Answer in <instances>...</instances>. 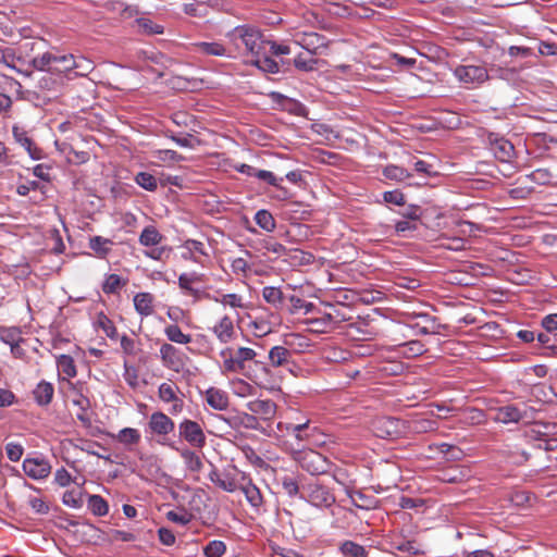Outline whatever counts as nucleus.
<instances>
[{
  "label": "nucleus",
  "mask_w": 557,
  "mask_h": 557,
  "mask_svg": "<svg viewBox=\"0 0 557 557\" xmlns=\"http://www.w3.org/2000/svg\"><path fill=\"white\" fill-rule=\"evenodd\" d=\"M226 38L234 46L235 50L239 52L242 47H244L245 52L252 58L257 54L261 55L262 50L265 49L267 38L258 27L250 24L234 27L226 33Z\"/></svg>",
  "instance_id": "1"
},
{
  "label": "nucleus",
  "mask_w": 557,
  "mask_h": 557,
  "mask_svg": "<svg viewBox=\"0 0 557 557\" xmlns=\"http://www.w3.org/2000/svg\"><path fill=\"white\" fill-rule=\"evenodd\" d=\"M220 356L223 359L222 371L224 373H240L244 371L246 362L253 360L257 352L249 347H239L236 350L225 347L220 351Z\"/></svg>",
  "instance_id": "2"
},
{
  "label": "nucleus",
  "mask_w": 557,
  "mask_h": 557,
  "mask_svg": "<svg viewBox=\"0 0 557 557\" xmlns=\"http://www.w3.org/2000/svg\"><path fill=\"white\" fill-rule=\"evenodd\" d=\"M294 460L298 462L301 469L312 475L324 474L332 466L325 456L313 449L295 451Z\"/></svg>",
  "instance_id": "3"
},
{
  "label": "nucleus",
  "mask_w": 557,
  "mask_h": 557,
  "mask_svg": "<svg viewBox=\"0 0 557 557\" xmlns=\"http://www.w3.org/2000/svg\"><path fill=\"white\" fill-rule=\"evenodd\" d=\"M298 343V346L301 349L308 348L310 345L308 341L300 335L297 334H290L288 335L284 344L285 346H274L269 351V360L272 367H287L293 363L292 358L293 354L288 349V347H294L296 345V342Z\"/></svg>",
  "instance_id": "4"
},
{
  "label": "nucleus",
  "mask_w": 557,
  "mask_h": 557,
  "mask_svg": "<svg viewBox=\"0 0 557 557\" xmlns=\"http://www.w3.org/2000/svg\"><path fill=\"white\" fill-rule=\"evenodd\" d=\"M454 75L467 87H476L488 79V72L483 65H459L454 70Z\"/></svg>",
  "instance_id": "5"
},
{
  "label": "nucleus",
  "mask_w": 557,
  "mask_h": 557,
  "mask_svg": "<svg viewBox=\"0 0 557 557\" xmlns=\"http://www.w3.org/2000/svg\"><path fill=\"white\" fill-rule=\"evenodd\" d=\"M178 434L193 447L202 448L206 445V434L201 425L194 420L184 419L178 424Z\"/></svg>",
  "instance_id": "6"
},
{
  "label": "nucleus",
  "mask_w": 557,
  "mask_h": 557,
  "mask_svg": "<svg viewBox=\"0 0 557 557\" xmlns=\"http://www.w3.org/2000/svg\"><path fill=\"white\" fill-rule=\"evenodd\" d=\"M305 492L307 500L319 508H329L336 500L330 488L318 483L308 484V486L305 487Z\"/></svg>",
  "instance_id": "7"
},
{
  "label": "nucleus",
  "mask_w": 557,
  "mask_h": 557,
  "mask_svg": "<svg viewBox=\"0 0 557 557\" xmlns=\"http://www.w3.org/2000/svg\"><path fill=\"white\" fill-rule=\"evenodd\" d=\"M22 467L25 474L33 480H44L51 472V465L44 457L25 458Z\"/></svg>",
  "instance_id": "8"
},
{
  "label": "nucleus",
  "mask_w": 557,
  "mask_h": 557,
  "mask_svg": "<svg viewBox=\"0 0 557 557\" xmlns=\"http://www.w3.org/2000/svg\"><path fill=\"white\" fill-rule=\"evenodd\" d=\"M148 428L153 435L166 436L173 432L175 424L165 413L156 411L149 417Z\"/></svg>",
  "instance_id": "9"
},
{
  "label": "nucleus",
  "mask_w": 557,
  "mask_h": 557,
  "mask_svg": "<svg viewBox=\"0 0 557 557\" xmlns=\"http://www.w3.org/2000/svg\"><path fill=\"white\" fill-rule=\"evenodd\" d=\"M160 358L163 366L173 371L178 372L184 367V355L171 344L161 345Z\"/></svg>",
  "instance_id": "10"
},
{
  "label": "nucleus",
  "mask_w": 557,
  "mask_h": 557,
  "mask_svg": "<svg viewBox=\"0 0 557 557\" xmlns=\"http://www.w3.org/2000/svg\"><path fill=\"white\" fill-rule=\"evenodd\" d=\"M247 409L263 421L272 420L276 414V404L271 399H253L246 404Z\"/></svg>",
  "instance_id": "11"
},
{
  "label": "nucleus",
  "mask_w": 557,
  "mask_h": 557,
  "mask_svg": "<svg viewBox=\"0 0 557 557\" xmlns=\"http://www.w3.org/2000/svg\"><path fill=\"white\" fill-rule=\"evenodd\" d=\"M12 134L17 144H20L33 160L42 158V151L36 146L33 139L28 136L27 131L18 125H13Z\"/></svg>",
  "instance_id": "12"
},
{
  "label": "nucleus",
  "mask_w": 557,
  "mask_h": 557,
  "mask_svg": "<svg viewBox=\"0 0 557 557\" xmlns=\"http://www.w3.org/2000/svg\"><path fill=\"white\" fill-rule=\"evenodd\" d=\"M210 331L221 344H228L236 336L234 322L228 315H223Z\"/></svg>",
  "instance_id": "13"
},
{
  "label": "nucleus",
  "mask_w": 557,
  "mask_h": 557,
  "mask_svg": "<svg viewBox=\"0 0 557 557\" xmlns=\"http://www.w3.org/2000/svg\"><path fill=\"white\" fill-rule=\"evenodd\" d=\"M527 417V410H521L515 405H507L495 410L494 421L508 424L518 423Z\"/></svg>",
  "instance_id": "14"
},
{
  "label": "nucleus",
  "mask_w": 557,
  "mask_h": 557,
  "mask_svg": "<svg viewBox=\"0 0 557 557\" xmlns=\"http://www.w3.org/2000/svg\"><path fill=\"white\" fill-rule=\"evenodd\" d=\"M203 398L209 407L218 411H224L230 405V398L225 391L218 387H209Z\"/></svg>",
  "instance_id": "15"
},
{
  "label": "nucleus",
  "mask_w": 557,
  "mask_h": 557,
  "mask_svg": "<svg viewBox=\"0 0 557 557\" xmlns=\"http://www.w3.org/2000/svg\"><path fill=\"white\" fill-rule=\"evenodd\" d=\"M299 45L311 55L321 53V50L327 47L325 37L318 33L304 34L299 40Z\"/></svg>",
  "instance_id": "16"
},
{
  "label": "nucleus",
  "mask_w": 557,
  "mask_h": 557,
  "mask_svg": "<svg viewBox=\"0 0 557 557\" xmlns=\"http://www.w3.org/2000/svg\"><path fill=\"white\" fill-rule=\"evenodd\" d=\"M491 149L502 162H508L515 154L513 145L503 137L491 138Z\"/></svg>",
  "instance_id": "17"
},
{
  "label": "nucleus",
  "mask_w": 557,
  "mask_h": 557,
  "mask_svg": "<svg viewBox=\"0 0 557 557\" xmlns=\"http://www.w3.org/2000/svg\"><path fill=\"white\" fill-rule=\"evenodd\" d=\"M209 480L221 490L233 493L238 490V485L234 478L228 473H222L216 468H212L209 473Z\"/></svg>",
  "instance_id": "18"
},
{
  "label": "nucleus",
  "mask_w": 557,
  "mask_h": 557,
  "mask_svg": "<svg viewBox=\"0 0 557 557\" xmlns=\"http://www.w3.org/2000/svg\"><path fill=\"white\" fill-rule=\"evenodd\" d=\"M226 421L233 428L243 426L248 430L257 431L261 429L259 419L256 416H253V413L237 412L235 416L228 418Z\"/></svg>",
  "instance_id": "19"
},
{
  "label": "nucleus",
  "mask_w": 557,
  "mask_h": 557,
  "mask_svg": "<svg viewBox=\"0 0 557 557\" xmlns=\"http://www.w3.org/2000/svg\"><path fill=\"white\" fill-rule=\"evenodd\" d=\"M277 429L281 431H286L287 435L293 436L298 443H302L307 441L310 437V428H309V421H306L304 423H289L284 425L283 423L277 424Z\"/></svg>",
  "instance_id": "20"
},
{
  "label": "nucleus",
  "mask_w": 557,
  "mask_h": 557,
  "mask_svg": "<svg viewBox=\"0 0 557 557\" xmlns=\"http://www.w3.org/2000/svg\"><path fill=\"white\" fill-rule=\"evenodd\" d=\"M111 437L124 445L128 450H132L133 446H136L141 440L139 431L134 428H124L116 434H112Z\"/></svg>",
  "instance_id": "21"
},
{
  "label": "nucleus",
  "mask_w": 557,
  "mask_h": 557,
  "mask_svg": "<svg viewBox=\"0 0 557 557\" xmlns=\"http://www.w3.org/2000/svg\"><path fill=\"white\" fill-rule=\"evenodd\" d=\"M195 49L198 53L206 55H214V57H233V54L221 44L218 41L207 42L201 41L195 44Z\"/></svg>",
  "instance_id": "22"
},
{
  "label": "nucleus",
  "mask_w": 557,
  "mask_h": 557,
  "mask_svg": "<svg viewBox=\"0 0 557 557\" xmlns=\"http://www.w3.org/2000/svg\"><path fill=\"white\" fill-rule=\"evenodd\" d=\"M54 388L49 382L41 381L33 391L34 399L39 406H47L53 398Z\"/></svg>",
  "instance_id": "23"
},
{
  "label": "nucleus",
  "mask_w": 557,
  "mask_h": 557,
  "mask_svg": "<svg viewBox=\"0 0 557 557\" xmlns=\"http://www.w3.org/2000/svg\"><path fill=\"white\" fill-rule=\"evenodd\" d=\"M251 64L265 73L275 74L280 72V65L272 58L267 55L265 49L262 50L261 55H256L251 60Z\"/></svg>",
  "instance_id": "24"
},
{
  "label": "nucleus",
  "mask_w": 557,
  "mask_h": 557,
  "mask_svg": "<svg viewBox=\"0 0 557 557\" xmlns=\"http://www.w3.org/2000/svg\"><path fill=\"white\" fill-rule=\"evenodd\" d=\"M153 296L150 293H138L134 296V306L136 311L144 317L152 314Z\"/></svg>",
  "instance_id": "25"
},
{
  "label": "nucleus",
  "mask_w": 557,
  "mask_h": 557,
  "mask_svg": "<svg viewBox=\"0 0 557 557\" xmlns=\"http://www.w3.org/2000/svg\"><path fill=\"white\" fill-rule=\"evenodd\" d=\"M162 239L163 235L153 225L146 226L139 235V243L145 247L158 246Z\"/></svg>",
  "instance_id": "26"
},
{
  "label": "nucleus",
  "mask_w": 557,
  "mask_h": 557,
  "mask_svg": "<svg viewBox=\"0 0 557 557\" xmlns=\"http://www.w3.org/2000/svg\"><path fill=\"white\" fill-rule=\"evenodd\" d=\"M244 494L250 506L259 508L263 504V497L260 490L251 482L248 481L246 484L238 487Z\"/></svg>",
  "instance_id": "27"
},
{
  "label": "nucleus",
  "mask_w": 557,
  "mask_h": 557,
  "mask_svg": "<svg viewBox=\"0 0 557 557\" xmlns=\"http://www.w3.org/2000/svg\"><path fill=\"white\" fill-rule=\"evenodd\" d=\"M76 59L72 54H55L53 73H67L75 69Z\"/></svg>",
  "instance_id": "28"
},
{
  "label": "nucleus",
  "mask_w": 557,
  "mask_h": 557,
  "mask_svg": "<svg viewBox=\"0 0 557 557\" xmlns=\"http://www.w3.org/2000/svg\"><path fill=\"white\" fill-rule=\"evenodd\" d=\"M164 334L169 341L176 344L185 345L191 342V336L189 334H184L177 324H170L165 326Z\"/></svg>",
  "instance_id": "29"
},
{
  "label": "nucleus",
  "mask_w": 557,
  "mask_h": 557,
  "mask_svg": "<svg viewBox=\"0 0 557 557\" xmlns=\"http://www.w3.org/2000/svg\"><path fill=\"white\" fill-rule=\"evenodd\" d=\"M206 298L211 299L215 302H219L223 306H228L234 309L245 307V305L243 302V297L237 294H223L220 297L206 295Z\"/></svg>",
  "instance_id": "30"
},
{
  "label": "nucleus",
  "mask_w": 557,
  "mask_h": 557,
  "mask_svg": "<svg viewBox=\"0 0 557 557\" xmlns=\"http://www.w3.org/2000/svg\"><path fill=\"white\" fill-rule=\"evenodd\" d=\"M255 222L265 232H273L276 227V222L272 213L264 209L256 212Z\"/></svg>",
  "instance_id": "31"
},
{
  "label": "nucleus",
  "mask_w": 557,
  "mask_h": 557,
  "mask_svg": "<svg viewBox=\"0 0 557 557\" xmlns=\"http://www.w3.org/2000/svg\"><path fill=\"white\" fill-rule=\"evenodd\" d=\"M57 367L60 372L70 379L75 377L77 374L74 359L69 355L57 356Z\"/></svg>",
  "instance_id": "32"
},
{
  "label": "nucleus",
  "mask_w": 557,
  "mask_h": 557,
  "mask_svg": "<svg viewBox=\"0 0 557 557\" xmlns=\"http://www.w3.org/2000/svg\"><path fill=\"white\" fill-rule=\"evenodd\" d=\"M55 61V53L45 52L32 60V65L38 71H47L53 73V64Z\"/></svg>",
  "instance_id": "33"
},
{
  "label": "nucleus",
  "mask_w": 557,
  "mask_h": 557,
  "mask_svg": "<svg viewBox=\"0 0 557 557\" xmlns=\"http://www.w3.org/2000/svg\"><path fill=\"white\" fill-rule=\"evenodd\" d=\"M339 549L346 557H368V550L352 541L343 542Z\"/></svg>",
  "instance_id": "34"
},
{
  "label": "nucleus",
  "mask_w": 557,
  "mask_h": 557,
  "mask_svg": "<svg viewBox=\"0 0 557 557\" xmlns=\"http://www.w3.org/2000/svg\"><path fill=\"white\" fill-rule=\"evenodd\" d=\"M88 508L98 517H103L109 512V505L100 495H90L88 497Z\"/></svg>",
  "instance_id": "35"
},
{
  "label": "nucleus",
  "mask_w": 557,
  "mask_h": 557,
  "mask_svg": "<svg viewBox=\"0 0 557 557\" xmlns=\"http://www.w3.org/2000/svg\"><path fill=\"white\" fill-rule=\"evenodd\" d=\"M181 457L183 458L188 470L193 472H199L203 466L200 457L188 448L181 450Z\"/></svg>",
  "instance_id": "36"
},
{
  "label": "nucleus",
  "mask_w": 557,
  "mask_h": 557,
  "mask_svg": "<svg viewBox=\"0 0 557 557\" xmlns=\"http://www.w3.org/2000/svg\"><path fill=\"white\" fill-rule=\"evenodd\" d=\"M262 297L268 304L274 306L275 308L281 307L283 304V293L278 287H274V286L263 287Z\"/></svg>",
  "instance_id": "37"
},
{
  "label": "nucleus",
  "mask_w": 557,
  "mask_h": 557,
  "mask_svg": "<svg viewBox=\"0 0 557 557\" xmlns=\"http://www.w3.org/2000/svg\"><path fill=\"white\" fill-rule=\"evenodd\" d=\"M383 175L387 180L403 182L411 176V174L404 168L389 164L384 168Z\"/></svg>",
  "instance_id": "38"
},
{
  "label": "nucleus",
  "mask_w": 557,
  "mask_h": 557,
  "mask_svg": "<svg viewBox=\"0 0 557 557\" xmlns=\"http://www.w3.org/2000/svg\"><path fill=\"white\" fill-rule=\"evenodd\" d=\"M425 351L424 345L420 341H410L400 345V352L406 358H413Z\"/></svg>",
  "instance_id": "39"
},
{
  "label": "nucleus",
  "mask_w": 557,
  "mask_h": 557,
  "mask_svg": "<svg viewBox=\"0 0 557 557\" xmlns=\"http://www.w3.org/2000/svg\"><path fill=\"white\" fill-rule=\"evenodd\" d=\"M205 274L198 272L183 273L178 276L180 288L186 289L187 287H194L195 284L205 282Z\"/></svg>",
  "instance_id": "40"
},
{
  "label": "nucleus",
  "mask_w": 557,
  "mask_h": 557,
  "mask_svg": "<svg viewBox=\"0 0 557 557\" xmlns=\"http://www.w3.org/2000/svg\"><path fill=\"white\" fill-rule=\"evenodd\" d=\"M112 242L101 236H94L89 240V247L100 257H104L109 251Z\"/></svg>",
  "instance_id": "41"
},
{
  "label": "nucleus",
  "mask_w": 557,
  "mask_h": 557,
  "mask_svg": "<svg viewBox=\"0 0 557 557\" xmlns=\"http://www.w3.org/2000/svg\"><path fill=\"white\" fill-rule=\"evenodd\" d=\"M96 324L109 338L115 339L117 337V331L114 323L104 313L101 312L98 314Z\"/></svg>",
  "instance_id": "42"
},
{
  "label": "nucleus",
  "mask_w": 557,
  "mask_h": 557,
  "mask_svg": "<svg viewBox=\"0 0 557 557\" xmlns=\"http://www.w3.org/2000/svg\"><path fill=\"white\" fill-rule=\"evenodd\" d=\"M226 552V545L223 541L213 540L210 541L203 547V555L206 557H222Z\"/></svg>",
  "instance_id": "43"
},
{
  "label": "nucleus",
  "mask_w": 557,
  "mask_h": 557,
  "mask_svg": "<svg viewBox=\"0 0 557 557\" xmlns=\"http://www.w3.org/2000/svg\"><path fill=\"white\" fill-rule=\"evenodd\" d=\"M135 182L144 189L153 191L158 187L157 178L147 172H139L135 176Z\"/></svg>",
  "instance_id": "44"
},
{
  "label": "nucleus",
  "mask_w": 557,
  "mask_h": 557,
  "mask_svg": "<svg viewBox=\"0 0 557 557\" xmlns=\"http://www.w3.org/2000/svg\"><path fill=\"white\" fill-rule=\"evenodd\" d=\"M411 429L416 433L434 432L437 429V423L434 420L421 418L412 421Z\"/></svg>",
  "instance_id": "45"
},
{
  "label": "nucleus",
  "mask_w": 557,
  "mask_h": 557,
  "mask_svg": "<svg viewBox=\"0 0 557 557\" xmlns=\"http://www.w3.org/2000/svg\"><path fill=\"white\" fill-rule=\"evenodd\" d=\"M71 401L77 407L79 411H88L90 408V401L87 396H85L79 389L73 388L71 392Z\"/></svg>",
  "instance_id": "46"
},
{
  "label": "nucleus",
  "mask_w": 557,
  "mask_h": 557,
  "mask_svg": "<svg viewBox=\"0 0 557 557\" xmlns=\"http://www.w3.org/2000/svg\"><path fill=\"white\" fill-rule=\"evenodd\" d=\"M62 502L71 508H81L83 506V494L79 491H66L63 494Z\"/></svg>",
  "instance_id": "47"
},
{
  "label": "nucleus",
  "mask_w": 557,
  "mask_h": 557,
  "mask_svg": "<svg viewBox=\"0 0 557 557\" xmlns=\"http://www.w3.org/2000/svg\"><path fill=\"white\" fill-rule=\"evenodd\" d=\"M124 285V282H122V278L117 274H110L107 276L103 285L102 290L106 294H114L116 293L122 286Z\"/></svg>",
  "instance_id": "48"
},
{
  "label": "nucleus",
  "mask_w": 557,
  "mask_h": 557,
  "mask_svg": "<svg viewBox=\"0 0 557 557\" xmlns=\"http://www.w3.org/2000/svg\"><path fill=\"white\" fill-rule=\"evenodd\" d=\"M138 27L147 34H163V26L154 24L151 20L140 17L136 20Z\"/></svg>",
  "instance_id": "49"
},
{
  "label": "nucleus",
  "mask_w": 557,
  "mask_h": 557,
  "mask_svg": "<svg viewBox=\"0 0 557 557\" xmlns=\"http://www.w3.org/2000/svg\"><path fill=\"white\" fill-rule=\"evenodd\" d=\"M396 549L409 555H423L425 552L416 541H404L396 545Z\"/></svg>",
  "instance_id": "50"
},
{
  "label": "nucleus",
  "mask_w": 557,
  "mask_h": 557,
  "mask_svg": "<svg viewBox=\"0 0 557 557\" xmlns=\"http://www.w3.org/2000/svg\"><path fill=\"white\" fill-rule=\"evenodd\" d=\"M317 63H318V61L315 59L306 58L302 54H298L294 59V65L296 66V69H298L300 71H305V72L313 71L315 69Z\"/></svg>",
  "instance_id": "51"
},
{
  "label": "nucleus",
  "mask_w": 557,
  "mask_h": 557,
  "mask_svg": "<svg viewBox=\"0 0 557 557\" xmlns=\"http://www.w3.org/2000/svg\"><path fill=\"white\" fill-rule=\"evenodd\" d=\"M5 453L11 461L16 462L22 458L24 447L18 443L10 442L5 445Z\"/></svg>",
  "instance_id": "52"
},
{
  "label": "nucleus",
  "mask_w": 557,
  "mask_h": 557,
  "mask_svg": "<svg viewBox=\"0 0 557 557\" xmlns=\"http://www.w3.org/2000/svg\"><path fill=\"white\" fill-rule=\"evenodd\" d=\"M159 397L164 403L176 400L177 396L174 386L169 383H162L159 386Z\"/></svg>",
  "instance_id": "53"
},
{
  "label": "nucleus",
  "mask_w": 557,
  "mask_h": 557,
  "mask_svg": "<svg viewBox=\"0 0 557 557\" xmlns=\"http://www.w3.org/2000/svg\"><path fill=\"white\" fill-rule=\"evenodd\" d=\"M0 63L15 69V53L12 48L0 46Z\"/></svg>",
  "instance_id": "54"
},
{
  "label": "nucleus",
  "mask_w": 557,
  "mask_h": 557,
  "mask_svg": "<svg viewBox=\"0 0 557 557\" xmlns=\"http://www.w3.org/2000/svg\"><path fill=\"white\" fill-rule=\"evenodd\" d=\"M418 224L413 221L401 220L395 224V233L399 236H406V233L417 231Z\"/></svg>",
  "instance_id": "55"
},
{
  "label": "nucleus",
  "mask_w": 557,
  "mask_h": 557,
  "mask_svg": "<svg viewBox=\"0 0 557 557\" xmlns=\"http://www.w3.org/2000/svg\"><path fill=\"white\" fill-rule=\"evenodd\" d=\"M54 482L61 486V487H65L67 486L71 482H76V479H73L71 476V474L67 472V470L65 468H60L55 471L54 473Z\"/></svg>",
  "instance_id": "56"
},
{
  "label": "nucleus",
  "mask_w": 557,
  "mask_h": 557,
  "mask_svg": "<svg viewBox=\"0 0 557 557\" xmlns=\"http://www.w3.org/2000/svg\"><path fill=\"white\" fill-rule=\"evenodd\" d=\"M166 519L170 520L171 522H174V523H177L181 525H186L190 521V517L187 512L176 511V510L168 511Z\"/></svg>",
  "instance_id": "57"
},
{
  "label": "nucleus",
  "mask_w": 557,
  "mask_h": 557,
  "mask_svg": "<svg viewBox=\"0 0 557 557\" xmlns=\"http://www.w3.org/2000/svg\"><path fill=\"white\" fill-rule=\"evenodd\" d=\"M121 348L128 356H135L138 350L136 342L127 335L121 337Z\"/></svg>",
  "instance_id": "58"
},
{
  "label": "nucleus",
  "mask_w": 557,
  "mask_h": 557,
  "mask_svg": "<svg viewBox=\"0 0 557 557\" xmlns=\"http://www.w3.org/2000/svg\"><path fill=\"white\" fill-rule=\"evenodd\" d=\"M282 486L285 493L290 497L296 496L299 492L298 483L292 476H284L282 479Z\"/></svg>",
  "instance_id": "59"
},
{
  "label": "nucleus",
  "mask_w": 557,
  "mask_h": 557,
  "mask_svg": "<svg viewBox=\"0 0 557 557\" xmlns=\"http://www.w3.org/2000/svg\"><path fill=\"white\" fill-rule=\"evenodd\" d=\"M383 199L385 202L396 206H401L405 203V196L399 190L385 191L383 194Z\"/></svg>",
  "instance_id": "60"
},
{
  "label": "nucleus",
  "mask_w": 557,
  "mask_h": 557,
  "mask_svg": "<svg viewBox=\"0 0 557 557\" xmlns=\"http://www.w3.org/2000/svg\"><path fill=\"white\" fill-rule=\"evenodd\" d=\"M170 255V249L166 247H158L154 246L152 249L146 250L145 256L153 259V260H163L164 258H168Z\"/></svg>",
  "instance_id": "61"
},
{
  "label": "nucleus",
  "mask_w": 557,
  "mask_h": 557,
  "mask_svg": "<svg viewBox=\"0 0 557 557\" xmlns=\"http://www.w3.org/2000/svg\"><path fill=\"white\" fill-rule=\"evenodd\" d=\"M76 65L74 70H77V72H75V76H86L89 72H91L94 70V65L92 63L85 59V58H79L78 60H76Z\"/></svg>",
  "instance_id": "62"
},
{
  "label": "nucleus",
  "mask_w": 557,
  "mask_h": 557,
  "mask_svg": "<svg viewBox=\"0 0 557 557\" xmlns=\"http://www.w3.org/2000/svg\"><path fill=\"white\" fill-rule=\"evenodd\" d=\"M18 332L16 329H5L1 331L0 338L3 343L11 345L12 347L17 345Z\"/></svg>",
  "instance_id": "63"
},
{
  "label": "nucleus",
  "mask_w": 557,
  "mask_h": 557,
  "mask_svg": "<svg viewBox=\"0 0 557 557\" xmlns=\"http://www.w3.org/2000/svg\"><path fill=\"white\" fill-rule=\"evenodd\" d=\"M28 503L36 513L46 515L49 511V506L39 497H32Z\"/></svg>",
  "instance_id": "64"
}]
</instances>
